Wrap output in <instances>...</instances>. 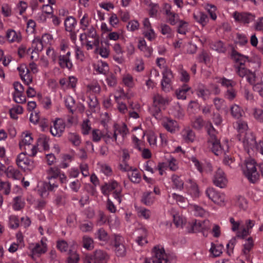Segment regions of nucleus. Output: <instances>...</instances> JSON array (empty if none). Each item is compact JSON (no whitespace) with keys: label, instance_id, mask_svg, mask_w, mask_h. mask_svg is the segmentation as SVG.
Masks as SVG:
<instances>
[{"label":"nucleus","instance_id":"nucleus-1","mask_svg":"<svg viewBox=\"0 0 263 263\" xmlns=\"http://www.w3.org/2000/svg\"><path fill=\"white\" fill-rule=\"evenodd\" d=\"M230 222L232 230L236 232V237L241 239H244L251 234V229L254 226V222L250 219L246 221L245 225L242 224L241 221H235L233 217L230 218Z\"/></svg>","mask_w":263,"mask_h":263},{"label":"nucleus","instance_id":"nucleus-2","mask_svg":"<svg viewBox=\"0 0 263 263\" xmlns=\"http://www.w3.org/2000/svg\"><path fill=\"white\" fill-rule=\"evenodd\" d=\"M241 168L243 175L250 182L254 183L259 180V174L257 171L256 163L253 159H246L241 165Z\"/></svg>","mask_w":263,"mask_h":263},{"label":"nucleus","instance_id":"nucleus-3","mask_svg":"<svg viewBox=\"0 0 263 263\" xmlns=\"http://www.w3.org/2000/svg\"><path fill=\"white\" fill-rule=\"evenodd\" d=\"M152 257L157 263H174L175 258L165 253L161 246H155L152 251Z\"/></svg>","mask_w":263,"mask_h":263},{"label":"nucleus","instance_id":"nucleus-4","mask_svg":"<svg viewBox=\"0 0 263 263\" xmlns=\"http://www.w3.org/2000/svg\"><path fill=\"white\" fill-rule=\"evenodd\" d=\"M28 249L32 258L34 259L35 257L40 256L47 251V239L43 237L39 242L29 243Z\"/></svg>","mask_w":263,"mask_h":263},{"label":"nucleus","instance_id":"nucleus-5","mask_svg":"<svg viewBox=\"0 0 263 263\" xmlns=\"http://www.w3.org/2000/svg\"><path fill=\"white\" fill-rule=\"evenodd\" d=\"M128 134V130L125 124L117 125L116 127L114 134L112 135H107L105 137L106 142L115 141L118 144L123 143L124 138Z\"/></svg>","mask_w":263,"mask_h":263},{"label":"nucleus","instance_id":"nucleus-6","mask_svg":"<svg viewBox=\"0 0 263 263\" xmlns=\"http://www.w3.org/2000/svg\"><path fill=\"white\" fill-rule=\"evenodd\" d=\"M239 140L242 143L245 149L248 153L251 151H255L257 143L255 137L252 132H249L246 136L239 139Z\"/></svg>","mask_w":263,"mask_h":263},{"label":"nucleus","instance_id":"nucleus-7","mask_svg":"<svg viewBox=\"0 0 263 263\" xmlns=\"http://www.w3.org/2000/svg\"><path fill=\"white\" fill-rule=\"evenodd\" d=\"M209 146L211 147L212 151L216 155H220L223 153H225L228 150V146L227 143L221 146L220 144L219 140L215 137L214 135L210 137L209 140Z\"/></svg>","mask_w":263,"mask_h":263},{"label":"nucleus","instance_id":"nucleus-8","mask_svg":"<svg viewBox=\"0 0 263 263\" xmlns=\"http://www.w3.org/2000/svg\"><path fill=\"white\" fill-rule=\"evenodd\" d=\"M205 194L209 199L214 203L219 205L224 204V195L217 192L214 189L208 187L205 191Z\"/></svg>","mask_w":263,"mask_h":263},{"label":"nucleus","instance_id":"nucleus-9","mask_svg":"<svg viewBox=\"0 0 263 263\" xmlns=\"http://www.w3.org/2000/svg\"><path fill=\"white\" fill-rule=\"evenodd\" d=\"M16 164L18 167L24 170H32L34 167V162L29 159L24 152L20 153L16 160Z\"/></svg>","mask_w":263,"mask_h":263},{"label":"nucleus","instance_id":"nucleus-10","mask_svg":"<svg viewBox=\"0 0 263 263\" xmlns=\"http://www.w3.org/2000/svg\"><path fill=\"white\" fill-rule=\"evenodd\" d=\"M249 79V83L253 85V89L259 92L263 98V74L261 72L255 71V74L252 79Z\"/></svg>","mask_w":263,"mask_h":263},{"label":"nucleus","instance_id":"nucleus-11","mask_svg":"<svg viewBox=\"0 0 263 263\" xmlns=\"http://www.w3.org/2000/svg\"><path fill=\"white\" fill-rule=\"evenodd\" d=\"M233 16L235 22L244 25L250 23L255 18V16L253 14L246 12L235 11L233 13Z\"/></svg>","mask_w":263,"mask_h":263},{"label":"nucleus","instance_id":"nucleus-12","mask_svg":"<svg viewBox=\"0 0 263 263\" xmlns=\"http://www.w3.org/2000/svg\"><path fill=\"white\" fill-rule=\"evenodd\" d=\"M163 70V78L161 81V85L162 89L166 92H168L172 89V80L173 76L171 70L166 67Z\"/></svg>","mask_w":263,"mask_h":263},{"label":"nucleus","instance_id":"nucleus-13","mask_svg":"<svg viewBox=\"0 0 263 263\" xmlns=\"http://www.w3.org/2000/svg\"><path fill=\"white\" fill-rule=\"evenodd\" d=\"M208 221L193 220L188 222L186 227V231L188 233H196L208 228L205 224L208 223Z\"/></svg>","mask_w":263,"mask_h":263},{"label":"nucleus","instance_id":"nucleus-14","mask_svg":"<svg viewBox=\"0 0 263 263\" xmlns=\"http://www.w3.org/2000/svg\"><path fill=\"white\" fill-rule=\"evenodd\" d=\"M65 122L60 118H58L53 122V125L50 127V133L55 137H60L65 129Z\"/></svg>","mask_w":263,"mask_h":263},{"label":"nucleus","instance_id":"nucleus-15","mask_svg":"<svg viewBox=\"0 0 263 263\" xmlns=\"http://www.w3.org/2000/svg\"><path fill=\"white\" fill-rule=\"evenodd\" d=\"M254 246V241L252 237H249L244 240L241 250V255L243 256L247 260H250L251 259V251Z\"/></svg>","mask_w":263,"mask_h":263},{"label":"nucleus","instance_id":"nucleus-16","mask_svg":"<svg viewBox=\"0 0 263 263\" xmlns=\"http://www.w3.org/2000/svg\"><path fill=\"white\" fill-rule=\"evenodd\" d=\"M213 183L220 188L225 187L228 183V179L224 173L220 168L216 172L213 179Z\"/></svg>","mask_w":263,"mask_h":263},{"label":"nucleus","instance_id":"nucleus-17","mask_svg":"<svg viewBox=\"0 0 263 263\" xmlns=\"http://www.w3.org/2000/svg\"><path fill=\"white\" fill-rule=\"evenodd\" d=\"M108 255L102 250H97L93 255H87L85 258V263H99L100 261L108 258Z\"/></svg>","mask_w":263,"mask_h":263},{"label":"nucleus","instance_id":"nucleus-18","mask_svg":"<svg viewBox=\"0 0 263 263\" xmlns=\"http://www.w3.org/2000/svg\"><path fill=\"white\" fill-rule=\"evenodd\" d=\"M58 185L57 182H52L48 181L42 182L38 186V192L42 197H44L48 195V191L54 190L58 187Z\"/></svg>","mask_w":263,"mask_h":263},{"label":"nucleus","instance_id":"nucleus-19","mask_svg":"<svg viewBox=\"0 0 263 263\" xmlns=\"http://www.w3.org/2000/svg\"><path fill=\"white\" fill-rule=\"evenodd\" d=\"M163 126L169 132L174 133L179 129L178 123L173 119L167 117H164L161 119Z\"/></svg>","mask_w":263,"mask_h":263},{"label":"nucleus","instance_id":"nucleus-20","mask_svg":"<svg viewBox=\"0 0 263 263\" xmlns=\"http://www.w3.org/2000/svg\"><path fill=\"white\" fill-rule=\"evenodd\" d=\"M185 187L189 194L193 198H197L200 196V191L197 183L192 179H188L185 183Z\"/></svg>","mask_w":263,"mask_h":263},{"label":"nucleus","instance_id":"nucleus-21","mask_svg":"<svg viewBox=\"0 0 263 263\" xmlns=\"http://www.w3.org/2000/svg\"><path fill=\"white\" fill-rule=\"evenodd\" d=\"M33 139L31 134L28 131L24 132L21 135L19 145L22 149L27 150V147L29 148L33 142Z\"/></svg>","mask_w":263,"mask_h":263},{"label":"nucleus","instance_id":"nucleus-22","mask_svg":"<svg viewBox=\"0 0 263 263\" xmlns=\"http://www.w3.org/2000/svg\"><path fill=\"white\" fill-rule=\"evenodd\" d=\"M210 88L212 89L211 91L215 94L218 93L220 91L219 89L216 86L213 88V86H211ZM211 93V92L209 89L204 88V87L199 88L196 91L198 97L202 98L204 100H206L209 98Z\"/></svg>","mask_w":263,"mask_h":263},{"label":"nucleus","instance_id":"nucleus-23","mask_svg":"<svg viewBox=\"0 0 263 263\" xmlns=\"http://www.w3.org/2000/svg\"><path fill=\"white\" fill-rule=\"evenodd\" d=\"M115 252L119 257H123L126 254V249L123 245V238L120 236H116L115 238Z\"/></svg>","mask_w":263,"mask_h":263},{"label":"nucleus","instance_id":"nucleus-24","mask_svg":"<svg viewBox=\"0 0 263 263\" xmlns=\"http://www.w3.org/2000/svg\"><path fill=\"white\" fill-rule=\"evenodd\" d=\"M180 135L182 140L187 143L193 142L195 140V135L194 132L189 127L184 128Z\"/></svg>","mask_w":263,"mask_h":263},{"label":"nucleus","instance_id":"nucleus-25","mask_svg":"<svg viewBox=\"0 0 263 263\" xmlns=\"http://www.w3.org/2000/svg\"><path fill=\"white\" fill-rule=\"evenodd\" d=\"M20 77L22 81L27 85L32 81V77L28 67H17Z\"/></svg>","mask_w":263,"mask_h":263},{"label":"nucleus","instance_id":"nucleus-26","mask_svg":"<svg viewBox=\"0 0 263 263\" xmlns=\"http://www.w3.org/2000/svg\"><path fill=\"white\" fill-rule=\"evenodd\" d=\"M237 130L238 139L243 136H246L249 132H251L248 129V126L247 122L241 120L237 122Z\"/></svg>","mask_w":263,"mask_h":263},{"label":"nucleus","instance_id":"nucleus-27","mask_svg":"<svg viewBox=\"0 0 263 263\" xmlns=\"http://www.w3.org/2000/svg\"><path fill=\"white\" fill-rule=\"evenodd\" d=\"M120 185L115 181H111L108 183L105 184L101 187L102 193L105 195L108 196L109 193L114 191L117 190Z\"/></svg>","mask_w":263,"mask_h":263},{"label":"nucleus","instance_id":"nucleus-28","mask_svg":"<svg viewBox=\"0 0 263 263\" xmlns=\"http://www.w3.org/2000/svg\"><path fill=\"white\" fill-rule=\"evenodd\" d=\"M231 57L236 63L240 66L246 64L249 61L248 57L243 55L234 50L232 51Z\"/></svg>","mask_w":263,"mask_h":263},{"label":"nucleus","instance_id":"nucleus-29","mask_svg":"<svg viewBox=\"0 0 263 263\" xmlns=\"http://www.w3.org/2000/svg\"><path fill=\"white\" fill-rule=\"evenodd\" d=\"M60 170L57 167H51L47 170L48 181L52 182H57L56 179L60 175Z\"/></svg>","mask_w":263,"mask_h":263},{"label":"nucleus","instance_id":"nucleus-30","mask_svg":"<svg viewBox=\"0 0 263 263\" xmlns=\"http://www.w3.org/2000/svg\"><path fill=\"white\" fill-rule=\"evenodd\" d=\"M138 47L144 54L145 57H149L153 52V49L150 46H147L144 39L140 40L138 42Z\"/></svg>","mask_w":263,"mask_h":263},{"label":"nucleus","instance_id":"nucleus-31","mask_svg":"<svg viewBox=\"0 0 263 263\" xmlns=\"http://www.w3.org/2000/svg\"><path fill=\"white\" fill-rule=\"evenodd\" d=\"M236 71L241 77H246L249 82V78L252 79L255 74V72H252L248 70L246 67H237Z\"/></svg>","mask_w":263,"mask_h":263},{"label":"nucleus","instance_id":"nucleus-32","mask_svg":"<svg viewBox=\"0 0 263 263\" xmlns=\"http://www.w3.org/2000/svg\"><path fill=\"white\" fill-rule=\"evenodd\" d=\"M171 101V99L167 97H163L159 94H156L154 96L153 102L155 106L163 107Z\"/></svg>","mask_w":263,"mask_h":263},{"label":"nucleus","instance_id":"nucleus-33","mask_svg":"<svg viewBox=\"0 0 263 263\" xmlns=\"http://www.w3.org/2000/svg\"><path fill=\"white\" fill-rule=\"evenodd\" d=\"M223 250V246L220 243H211L210 249V254L213 257H216L221 255Z\"/></svg>","mask_w":263,"mask_h":263},{"label":"nucleus","instance_id":"nucleus-34","mask_svg":"<svg viewBox=\"0 0 263 263\" xmlns=\"http://www.w3.org/2000/svg\"><path fill=\"white\" fill-rule=\"evenodd\" d=\"M173 221L177 228H183L186 223V218L179 213L173 214Z\"/></svg>","mask_w":263,"mask_h":263},{"label":"nucleus","instance_id":"nucleus-35","mask_svg":"<svg viewBox=\"0 0 263 263\" xmlns=\"http://www.w3.org/2000/svg\"><path fill=\"white\" fill-rule=\"evenodd\" d=\"M188 211L198 216H204L207 214L206 212L203 208L196 204H189L188 205Z\"/></svg>","mask_w":263,"mask_h":263},{"label":"nucleus","instance_id":"nucleus-36","mask_svg":"<svg viewBox=\"0 0 263 263\" xmlns=\"http://www.w3.org/2000/svg\"><path fill=\"white\" fill-rule=\"evenodd\" d=\"M194 18L197 22L199 23L202 26H205L209 22L208 15L201 12H197L194 13Z\"/></svg>","mask_w":263,"mask_h":263},{"label":"nucleus","instance_id":"nucleus-37","mask_svg":"<svg viewBox=\"0 0 263 263\" xmlns=\"http://www.w3.org/2000/svg\"><path fill=\"white\" fill-rule=\"evenodd\" d=\"M6 174L8 178L14 180L19 179L21 177L20 172L12 166H9L7 167Z\"/></svg>","mask_w":263,"mask_h":263},{"label":"nucleus","instance_id":"nucleus-38","mask_svg":"<svg viewBox=\"0 0 263 263\" xmlns=\"http://www.w3.org/2000/svg\"><path fill=\"white\" fill-rule=\"evenodd\" d=\"M64 25L66 30L72 32L75 29L77 21L73 17L68 16L65 19Z\"/></svg>","mask_w":263,"mask_h":263},{"label":"nucleus","instance_id":"nucleus-39","mask_svg":"<svg viewBox=\"0 0 263 263\" xmlns=\"http://www.w3.org/2000/svg\"><path fill=\"white\" fill-rule=\"evenodd\" d=\"M133 96L132 94L125 93L124 90L121 88L117 89L114 93V97L117 102L120 100H128Z\"/></svg>","mask_w":263,"mask_h":263},{"label":"nucleus","instance_id":"nucleus-40","mask_svg":"<svg viewBox=\"0 0 263 263\" xmlns=\"http://www.w3.org/2000/svg\"><path fill=\"white\" fill-rule=\"evenodd\" d=\"M170 197H172L175 200L177 204L181 208H185L186 206L188 207V205L190 204L186 198L176 193H173Z\"/></svg>","mask_w":263,"mask_h":263},{"label":"nucleus","instance_id":"nucleus-41","mask_svg":"<svg viewBox=\"0 0 263 263\" xmlns=\"http://www.w3.org/2000/svg\"><path fill=\"white\" fill-rule=\"evenodd\" d=\"M136 210L139 217L146 220L150 219L152 212L149 210L145 208L136 206Z\"/></svg>","mask_w":263,"mask_h":263},{"label":"nucleus","instance_id":"nucleus-42","mask_svg":"<svg viewBox=\"0 0 263 263\" xmlns=\"http://www.w3.org/2000/svg\"><path fill=\"white\" fill-rule=\"evenodd\" d=\"M6 36L10 42H19L22 39L21 33L13 30L8 31Z\"/></svg>","mask_w":263,"mask_h":263},{"label":"nucleus","instance_id":"nucleus-43","mask_svg":"<svg viewBox=\"0 0 263 263\" xmlns=\"http://www.w3.org/2000/svg\"><path fill=\"white\" fill-rule=\"evenodd\" d=\"M155 200V197L151 192H145L142 195L141 202L145 205L149 206L154 203Z\"/></svg>","mask_w":263,"mask_h":263},{"label":"nucleus","instance_id":"nucleus-44","mask_svg":"<svg viewBox=\"0 0 263 263\" xmlns=\"http://www.w3.org/2000/svg\"><path fill=\"white\" fill-rule=\"evenodd\" d=\"M140 236H138L136 241L138 245L142 246L147 243L146 237L147 236V231L145 228L139 229L137 231Z\"/></svg>","mask_w":263,"mask_h":263},{"label":"nucleus","instance_id":"nucleus-45","mask_svg":"<svg viewBox=\"0 0 263 263\" xmlns=\"http://www.w3.org/2000/svg\"><path fill=\"white\" fill-rule=\"evenodd\" d=\"M91 18L87 13H85L80 21V28L83 30H86L90 26Z\"/></svg>","mask_w":263,"mask_h":263},{"label":"nucleus","instance_id":"nucleus-46","mask_svg":"<svg viewBox=\"0 0 263 263\" xmlns=\"http://www.w3.org/2000/svg\"><path fill=\"white\" fill-rule=\"evenodd\" d=\"M25 200L21 197H15L13 198L12 204L13 209L15 211H20L25 206Z\"/></svg>","mask_w":263,"mask_h":263},{"label":"nucleus","instance_id":"nucleus-47","mask_svg":"<svg viewBox=\"0 0 263 263\" xmlns=\"http://www.w3.org/2000/svg\"><path fill=\"white\" fill-rule=\"evenodd\" d=\"M190 89L187 85H183L181 88L176 90V95L178 99L185 100L186 98V92Z\"/></svg>","mask_w":263,"mask_h":263},{"label":"nucleus","instance_id":"nucleus-48","mask_svg":"<svg viewBox=\"0 0 263 263\" xmlns=\"http://www.w3.org/2000/svg\"><path fill=\"white\" fill-rule=\"evenodd\" d=\"M70 54V51H68L65 55L59 57V64L60 66H72V63L69 58Z\"/></svg>","mask_w":263,"mask_h":263},{"label":"nucleus","instance_id":"nucleus-49","mask_svg":"<svg viewBox=\"0 0 263 263\" xmlns=\"http://www.w3.org/2000/svg\"><path fill=\"white\" fill-rule=\"evenodd\" d=\"M173 183V187L179 190L183 188L184 182L180 177L176 175H173L171 178Z\"/></svg>","mask_w":263,"mask_h":263},{"label":"nucleus","instance_id":"nucleus-50","mask_svg":"<svg viewBox=\"0 0 263 263\" xmlns=\"http://www.w3.org/2000/svg\"><path fill=\"white\" fill-rule=\"evenodd\" d=\"M24 109L22 106L16 105L12 107L9 110V113L11 118L13 119H17L18 118V115L22 114Z\"/></svg>","mask_w":263,"mask_h":263},{"label":"nucleus","instance_id":"nucleus-51","mask_svg":"<svg viewBox=\"0 0 263 263\" xmlns=\"http://www.w3.org/2000/svg\"><path fill=\"white\" fill-rule=\"evenodd\" d=\"M235 205L241 210H246L248 207V201L243 197L239 196L237 198Z\"/></svg>","mask_w":263,"mask_h":263},{"label":"nucleus","instance_id":"nucleus-52","mask_svg":"<svg viewBox=\"0 0 263 263\" xmlns=\"http://www.w3.org/2000/svg\"><path fill=\"white\" fill-rule=\"evenodd\" d=\"M83 247L87 250H91L93 248V240L90 237L85 235L82 238Z\"/></svg>","mask_w":263,"mask_h":263},{"label":"nucleus","instance_id":"nucleus-53","mask_svg":"<svg viewBox=\"0 0 263 263\" xmlns=\"http://www.w3.org/2000/svg\"><path fill=\"white\" fill-rule=\"evenodd\" d=\"M44 44L39 37H35L32 41V50L37 52L41 51L44 47Z\"/></svg>","mask_w":263,"mask_h":263},{"label":"nucleus","instance_id":"nucleus-54","mask_svg":"<svg viewBox=\"0 0 263 263\" xmlns=\"http://www.w3.org/2000/svg\"><path fill=\"white\" fill-rule=\"evenodd\" d=\"M62 159L60 166L62 168H66L69 166V163L73 160V157L69 154H64L62 156Z\"/></svg>","mask_w":263,"mask_h":263},{"label":"nucleus","instance_id":"nucleus-55","mask_svg":"<svg viewBox=\"0 0 263 263\" xmlns=\"http://www.w3.org/2000/svg\"><path fill=\"white\" fill-rule=\"evenodd\" d=\"M160 31L166 37H171L173 35V31L171 27L166 24H161L160 26Z\"/></svg>","mask_w":263,"mask_h":263},{"label":"nucleus","instance_id":"nucleus-56","mask_svg":"<svg viewBox=\"0 0 263 263\" xmlns=\"http://www.w3.org/2000/svg\"><path fill=\"white\" fill-rule=\"evenodd\" d=\"M11 191V184L8 181H4L0 179V192L8 195Z\"/></svg>","mask_w":263,"mask_h":263},{"label":"nucleus","instance_id":"nucleus-57","mask_svg":"<svg viewBox=\"0 0 263 263\" xmlns=\"http://www.w3.org/2000/svg\"><path fill=\"white\" fill-rule=\"evenodd\" d=\"M130 180L135 183H138L141 180V176L137 170H132L128 173Z\"/></svg>","mask_w":263,"mask_h":263},{"label":"nucleus","instance_id":"nucleus-58","mask_svg":"<svg viewBox=\"0 0 263 263\" xmlns=\"http://www.w3.org/2000/svg\"><path fill=\"white\" fill-rule=\"evenodd\" d=\"M96 238L100 241L106 242L109 239L107 233L103 229H100L96 233Z\"/></svg>","mask_w":263,"mask_h":263},{"label":"nucleus","instance_id":"nucleus-59","mask_svg":"<svg viewBox=\"0 0 263 263\" xmlns=\"http://www.w3.org/2000/svg\"><path fill=\"white\" fill-rule=\"evenodd\" d=\"M189 29V23L184 21L181 20L178 23V32L180 34H185L187 32Z\"/></svg>","mask_w":263,"mask_h":263},{"label":"nucleus","instance_id":"nucleus-60","mask_svg":"<svg viewBox=\"0 0 263 263\" xmlns=\"http://www.w3.org/2000/svg\"><path fill=\"white\" fill-rule=\"evenodd\" d=\"M231 112L232 115L236 118H239L242 117L243 111L237 105H233L231 107Z\"/></svg>","mask_w":263,"mask_h":263},{"label":"nucleus","instance_id":"nucleus-61","mask_svg":"<svg viewBox=\"0 0 263 263\" xmlns=\"http://www.w3.org/2000/svg\"><path fill=\"white\" fill-rule=\"evenodd\" d=\"M205 9L209 12L211 18L213 20H216L217 18V14L216 13L217 10L216 7L213 5L208 4L205 5Z\"/></svg>","mask_w":263,"mask_h":263},{"label":"nucleus","instance_id":"nucleus-62","mask_svg":"<svg viewBox=\"0 0 263 263\" xmlns=\"http://www.w3.org/2000/svg\"><path fill=\"white\" fill-rule=\"evenodd\" d=\"M58 49L61 52H65L69 51V44L68 40L65 39H61Z\"/></svg>","mask_w":263,"mask_h":263},{"label":"nucleus","instance_id":"nucleus-63","mask_svg":"<svg viewBox=\"0 0 263 263\" xmlns=\"http://www.w3.org/2000/svg\"><path fill=\"white\" fill-rule=\"evenodd\" d=\"M13 99L14 101L19 104H23L26 102V96L24 92H14L13 93Z\"/></svg>","mask_w":263,"mask_h":263},{"label":"nucleus","instance_id":"nucleus-64","mask_svg":"<svg viewBox=\"0 0 263 263\" xmlns=\"http://www.w3.org/2000/svg\"><path fill=\"white\" fill-rule=\"evenodd\" d=\"M254 118L258 122H263V110L261 108H254L252 112Z\"/></svg>","mask_w":263,"mask_h":263}]
</instances>
